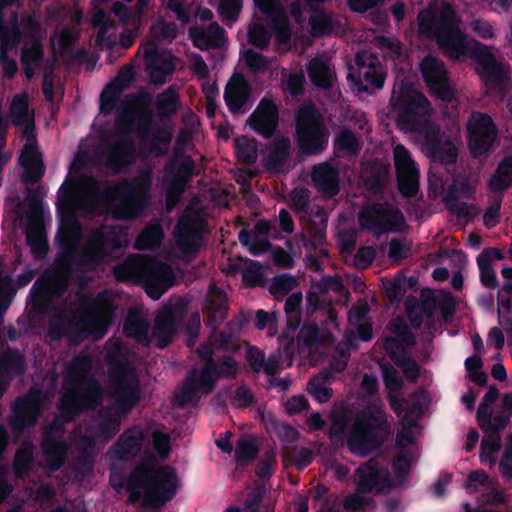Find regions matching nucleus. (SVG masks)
Listing matches in <instances>:
<instances>
[{"label": "nucleus", "mask_w": 512, "mask_h": 512, "mask_svg": "<svg viewBox=\"0 0 512 512\" xmlns=\"http://www.w3.org/2000/svg\"><path fill=\"white\" fill-rule=\"evenodd\" d=\"M203 221L192 214L179 217L174 228V238L177 247L183 253H195L199 250L202 240Z\"/></svg>", "instance_id": "obj_24"}, {"label": "nucleus", "mask_w": 512, "mask_h": 512, "mask_svg": "<svg viewBox=\"0 0 512 512\" xmlns=\"http://www.w3.org/2000/svg\"><path fill=\"white\" fill-rule=\"evenodd\" d=\"M149 323L140 318L129 316L124 325L123 332L126 337L134 339L137 343L143 345H149Z\"/></svg>", "instance_id": "obj_46"}, {"label": "nucleus", "mask_w": 512, "mask_h": 512, "mask_svg": "<svg viewBox=\"0 0 512 512\" xmlns=\"http://www.w3.org/2000/svg\"><path fill=\"white\" fill-rule=\"evenodd\" d=\"M389 329L393 334L396 335V337L402 339L405 345L409 347L415 345L416 338L402 318L398 317L391 321L389 323Z\"/></svg>", "instance_id": "obj_64"}, {"label": "nucleus", "mask_w": 512, "mask_h": 512, "mask_svg": "<svg viewBox=\"0 0 512 512\" xmlns=\"http://www.w3.org/2000/svg\"><path fill=\"white\" fill-rule=\"evenodd\" d=\"M156 108L161 120L169 119L179 109V95L172 89L168 88L157 96Z\"/></svg>", "instance_id": "obj_49"}, {"label": "nucleus", "mask_w": 512, "mask_h": 512, "mask_svg": "<svg viewBox=\"0 0 512 512\" xmlns=\"http://www.w3.org/2000/svg\"><path fill=\"white\" fill-rule=\"evenodd\" d=\"M394 166L400 194L413 198L419 191V170L410 152L401 144L394 148Z\"/></svg>", "instance_id": "obj_20"}, {"label": "nucleus", "mask_w": 512, "mask_h": 512, "mask_svg": "<svg viewBox=\"0 0 512 512\" xmlns=\"http://www.w3.org/2000/svg\"><path fill=\"white\" fill-rule=\"evenodd\" d=\"M137 104L138 98L134 94L129 95L126 100L121 102L115 118L116 131H125L131 134L139 111Z\"/></svg>", "instance_id": "obj_40"}, {"label": "nucleus", "mask_w": 512, "mask_h": 512, "mask_svg": "<svg viewBox=\"0 0 512 512\" xmlns=\"http://www.w3.org/2000/svg\"><path fill=\"white\" fill-rule=\"evenodd\" d=\"M121 416L123 415L114 406H106L100 409L97 427L99 436L107 441L112 439L120 431Z\"/></svg>", "instance_id": "obj_38"}, {"label": "nucleus", "mask_w": 512, "mask_h": 512, "mask_svg": "<svg viewBox=\"0 0 512 512\" xmlns=\"http://www.w3.org/2000/svg\"><path fill=\"white\" fill-rule=\"evenodd\" d=\"M22 41V31L19 25L17 13H12L10 21L4 23L0 19V50H8L16 48Z\"/></svg>", "instance_id": "obj_42"}, {"label": "nucleus", "mask_w": 512, "mask_h": 512, "mask_svg": "<svg viewBox=\"0 0 512 512\" xmlns=\"http://www.w3.org/2000/svg\"><path fill=\"white\" fill-rule=\"evenodd\" d=\"M142 446V432L133 428L126 429L114 443L112 450L119 460L138 455Z\"/></svg>", "instance_id": "obj_36"}, {"label": "nucleus", "mask_w": 512, "mask_h": 512, "mask_svg": "<svg viewBox=\"0 0 512 512\" xmlns=\"http://www.w3.org/2000/svg\"><path fill=\"white\" fill-rule=\"evenodd\" d=\"M390 105L396 114V125L405 133H425L427 150L434 162L453 165L458 153L450 138L443 139L439 129L431 127L432 107L427 97L418 92L403 76H397Z\"/></svg>", "instance_id": "obj_2"}, {"label": "nucleus", "mask_w": 512, "mask_h": 512, "mask_svg": "<svg viewBox=\"0 0 512 512\" xmlns=\"http://www.w3.org/2000/svg\"><path fill=\"white\" fill-rule=\"evenodd\" d=\"M195 168V162L190 155L175 154L165 166V171L171 178L172 189L183 192L195 175Z\"/></svg>", "instance_id": "obj_28"}, {"label": "nucleus", "mask_w": 512, "mask_h": 512, "mask_svg": "<svg viewBox=\"0 0 512 512\" xmlns=\"http://www.w3.org/2000/svg\"><path fill=\"white\" fill-rule=\"evenodd\" d=\"M163 229L159 224L148 225L137 237L135 247L141 250H155L163 240Z\"/></svg>", "instance_id": "obj_48"}, {"label": "nucleus", "mask_w": 512, "mask_h": 512, "mask_svg": "<svg viewBox=\"0 0 512 512\" xmlns=\"http://www.w3.org/2000/svg\"><path fill=\"white\" fill-rule=\"evenodd\" d=\"M152 335L156 340V347L160 349L166 348L174 340L176 323L174 313L170 308L158 312L155 317Z\"/></svg>", "instance_id": "obj_33"}, {"label": "nucleus", "mask_w": 512, "mask_h": 512, "mask_svg": "<svg viewBox=\"0 0 512 512\" xmlns=\"http://www.w3.org/2000/svg\"><path fill=\"white\" fill-rule=\"evenodd\" d=\"M270 427L280 441L284 443H293L298 440L300 435L295 427L278 419H272L270 421Z\"/></svg>", "instance_id": "obj_59"}, {"label": "nucleus", "mask_w": 512, "mask_h": 512, "mask_svg": "<svg viewBox=\"0 0 512 512\" xmlns=\"http://www.w3.org/2000/svg\"><path fill=\"white\" fill-rule=\"evenodd\" d=\"M25 358L18 349L8 347L0 356V373L21 375L25 372Z\"/></svg>", "instance_id": "obj_44"}, {"label": "nucleus", "mask_w": 512, "mask_h": 512, "mask_svg": "<svg viewBox=\"0 0 512 512\" xmlns=\"http://www.w3.org/2000/svg\"><path fill=\"white\" fill-rule=\"evenodd\" d=\"M197 355L202 362L201 369L193 368L186 375L180 392L175 395V403L180 408L197 404L200 400L199 393L211 394L221 378H233L238 371L237 361L233 357L215 359L209 344L199 345Z\"/></svg>", "instance_id": "obj_5"}, {"label": "nucleus", "mask_w": 512, "mask_h": 512, "mask_svg": "<svg viewBox=\"0 0 512 512\" xmlns=\"http://www.w3.org/2000/svg\"><path fill=\"white\" fill-rule=\"evenodd\" d=\"M252 88L242 74L233 76L224 90V101L228 110L236 115L245 113L251 107Z\"/></svg>", "instance_id": "obj_26"}, {"label": "nucleus", "mask_w": 512, "mask_h": 512, "mask_svg": "<svg viewBox=\"0 0 512 512\" xmlns=\"http://www.w3.org/2000/svg\"><path fill=\"white\" fill-rule=\"evenodd\" d=\"M10 111L15 126H22L25 121L33 116V114H29V103L25 94H17L13 97Z\"/></svg>", "instance_id": "obj_57"}, {"label": "nucleus", "mask_w": 512, "mask_h": 512, "mask_svg": "<svg viewBox=\"0 0 512 512\" xmlns=\"http://www.w3.org/2000/svg\"><path fill=\"white\" fill-rule=\"evenodd\" d=\"M19 164L24 171L21 180L25 184L37 183L45 174L42 156L36 144L27 142L20 153Z\"/></svg>", "instance_id": "obj_30"}, {"label": "nucleus", "mask_w": 512, "mask_h": 512, "mask_svg": "<svg viewBox=\"0 0 512 512\" xmlns=\"http://www.w3.org/2000/svg\"><path fill=\"white\" fill-rule=\"evenodd\" d=\"M43 61L44 50L39 39L33 40L30 45L24 44L20 53L21 65L34 64L35 66H41Z\"/></svg>", "instance_id": "obj_56"}, {"label": "nucleus", "mask_w": 512, "mask_h": 512, "mask_svg": "<svg viewBox=\"0 0 512 512\" xmlns=\"http://www.w3.org/2000/svg\"><path fill=\"white\" fill-rule=\"evenodd\" d=\"M311 177L314 186L323 195L332 198L339 193V171L332 164L324 162L315 165Z\"/></svg>", "instance_id": "obj_31"}, {"label": "nucleus", "mask_w": 512, "mask_h": 512, "mask_svg": "<svg viewBox=\"0 0 512 512\" xmlns=\"http://www.w3.org/2000/svg\"><path fill=\"white\" fill-rule=\"evenodd\" d=\"M355 64L357 70L351 67L348 79L359 91L369 92V86L373 89H381L384 86L386 75L377 56L359 52L355 56Z\"/></svg>", "instance_id": "obj_17"}, {"label": "nucleus", "mask_w": 512, "mask_h": 512, "mask_svg": "<svg viewBox=\"0 0 512 512\" xmlns=\"http://www.w3.org/2000/svg\"><path fill=\"white\" fill-rule=\"evenodd\" d=\"M203 312L206 325L212 331H216L227 318L228 303L226 293L219 287L212 285L209 288Z\"/></svg>", "instance_id": "obj_27"}, {"label": "nucleus", "mask_w": 512, "mask_h": 512, "mask_svg": "<svg viewBox=\"0 0 512 512\" xmlns=\"http://www.w3.org/2000/svg\"><path fill=\"white\" fill-rule=\"evenodd\" d=\"M62 388L59 409L69 421L102 404L103 388L92 375V360L88 355H76L65 364Z\"/></svg>", "instance_id": "obj_3"}, {"label": "nucleus", "mask_w": 512, "mask_h": 512, "mask_svg": "<svg viewBox=\"0 0 512 512\" xmlns=\"http://www.w3.org/2000/svg\"><path fill=\"white\" fill-rule=\"evenodd\" d=\"M354 481L357 491L361 494H368L374 490L381 491L391 486L388 469L376 458L369 459L356 469Z\"/></svg>", "instance_id": "obj_21"}, {"label": "nucleus", "mask_w": 512, "mask_h": 512, "mask_svg": "<svg viewBox=\"0 0 512 512\" xmlns=\"http://www.w3.org/2000/svg\"><path fill=\"white\" fill-rule=\"evenodd\" d=\"M235 153L239 161L244 164L252 165L256 162L257 141L246 136L238 137L234 140Z\"/></svg>", "instance_id": "obj_51"}, {"label": "nucleus", "mask_w": 512, "mask_h": 512, "mask_svg": "<svg viewBox=\"0 0 512 512\" xmlns=\"http://www.w3.org/2000/svg\"><path fill=\"white\" fill-rule=\"evenodd\" d=\"M224 34V29L218 23H213L208 29H200L197 32L191 30L193 43L200 49H203L204 46L219 47L220 42L224 39Z\"/></svg>", "instance_id": "obj_45"}, {"label": "nucleus", "mask_w": 512, "mask_h": 512, "mask_svg": "<svg viewBox=\"0 0 512 512\" xmlns=\"http://www.w3.org/2000/svg\"><path fill=\"white\" fill-rule=\"evenodd\" d=\"M267 153L263 157L265 169L273 174L283 172L284 166L291 155V142L289 138L282 137L266 145Z\"/></svg>", "instance_id": "obj_32"}, {"label": "nucleus", "mask_w": 512, "mask_h": 512, "mask_svg": "<svg viewBox=\"0 0 512 512\" xmlns=\"http://www.w3.org/2000/svg\"><path fill=\"white\" fill-rule=\"evenodd\" d=\"M242 9V0H221L218 13L225 25H232L239 17Z\"/></svg>", "instance_id": "obj_58"}, {"label": "nucleus", "mask_w": 512, "mask_h": 512, "mask_svg": "<svg viewBox=\"0 0 512 512\" xmlns=\"http://www.w3.org/2000/svg\"><path fill=\"white\" fill-rule=\"evenodd\" d=\"M488 189L501 196L512 187V155L505 156L488 181Z\"/></svg>", "instance_id": "obj_37"}, {"label": "nucleus", "mask_w": 512, "mask_h": 512, "mask_svg": "<svg viewBox=\"0 0 512 512\" xmlns=\"http://www.w3.org/2000/svg\"><path fill=\"white\" fill-rule=\"evenodd\" d=\"M112 388L114 407L122 415H128L141 399L140 381L135 371L108 377Z\"/></svg>", "instance_id": "obj_19"}, {"label": "nucleus", "mask_w": 512, "mask_h": 512, "mask_svg": "<svg viewBox=\"0 0 512 512\" xmlns=\"http://www.w3.org/2000/svg\"><path fill=\"white\" fill-rule=\"evenodd\" d=\"M106 362L109 367L108 377L114 376L115 373L126 374L135 371L128 349L119 341L108 348Z\"/></svg>", "instance_id": "obj_35"}, {"label": "nucleus", "mask_w": 512, "mask_h": 512, "mask_svg": "<svg viewBox=\"0 0 512 512\" xmlns=\"http://www.w3.org/2000/svg\"><path fill=\"white\" fill-rule=\"evenodd\" d=\"M343 288L342 282L333 277L323 279L322 283L313 285L306 294V311L308 314H313L316 310L322 309L319 294H325L330 289L334 291H341Z\"/></svg>", "instance_id": "obj_41"}, {"label": "nucleus", "mask_w": 512, "mask_h": 512, "mask_svg": "<svg viewBox=\"0 0 512 512\" xmlns=\"http://www.w3.org/2000/svg\"><path fill=\"white\" fill-rule=\"evenodd\" d=\"M115 140L103 144L102 155L105 166L113 174L122 173L136 159L135 140L130 133L115 131Z\"/></svg>", "instance_id": "obj_18"}, {"label": "nucleus", "mask_w": 512, "mask_h": 512, "mask_svg": "<svg viewBox=\"0 0 512 512\" xmlns=\"http://www.w3.org/2000/svg\"><path fill=\"white\" fill-rule=\"evenodd\" d=\"M389 426L380 399L361 411L347 437V447L357 455H368L380 448L389 435Z\"/></svg>", "instance_id": "obj_8"}, {"label": "nucleus", "mask_w": 512, "mask_h": 512, "mask_svg": "<svg viewBox=\"0 0 512 512\" xmlns=\"http://www.w3.org/2000/svg\"><path fill=\"white\" fill-rule=\"evenodd\" d=\"M358 222L362 229L381 235L402 230L405 219L398 208L388 203L365 204L358 212Z\"/></svg>", "instance_id": "obj_13"}, {"label": "nucleus", "mask_w": 512, "mask_h": 512, "mask_svg": "<svg viewBox=\"0 0 512 512\" xmlns=\"http://www.w3.org/2000/svg\"><path fill=\"white\" fill-rule=\"evenodd\" d=\"M26 242L35 258H43L49 249L44 232V209L39 188L28 189Z\"/></svg>", "instance_id": "obj_14"}, {"label": "nucleus", "mask_w": 512, "mask_h": 512, "mask_svg": "<svg viewBox=\"0 0 512 512\" xmlns=\"http://www.w3.org/2000/svg\"><path fill=\"white\" fill-rule=\"evenodd\" d=\"M243 58L246 65L254 72H264L269 69L270 62L267 57L251 48L244 51Z\"/></svg>", "instance_id": "obj_63"}, {"label": "nucleus", "mask_w": 512, "mask_h": 512, "mask_svg": "<svg viewBox=\"0 0 512 512\" xmlns=\"http://www.w3.org/2000/svg\"><path fill=\"white\" fill-rule=\"evenodd\" d=\"M468 147L473 157L487 155L497 139L498 128L492 117L486 113H472L468 124Z\"/></svg>", "instance_id": "obj_15"}, {"label": "nucleus", "mask_w": 512, "mask_h": 512, "mask_svg": "<svg viewBox=\"0 0 512 512\" xmlns=\"http://www.w3.org/2000/svg\"><path fill=\"white\" fill-rule=\"evenodd\" d=\"M310 81L318 88L329 89L333 85L332 73L329 66L320 59L314 58L307 64Z\"/></svg>", "instance_id": "obj_43"}, {"label": "nucleus", "mask_w": 512, "mask_h": 512, "mask_svg": "<svg viewBox=\"0 0 512 512\" xmlns=\"http://www.w3.org/2000/svg\"><path fill=\"white\" fill-rule=\"evenodd\" d=\"M470 54L479 65L478 74L486 84L502 86L508 81V71L486 45L476 42Z\"/></svg>", "instance_id": "obj_22"}, {"label": "nucleus", "mask_w": 512, "mask_h": 512, "mask_svg": "<svg viewBox=\"0 0 512 512\" xmlns=\"http://www.w3.org/2000/svg\"><path fill=\"white\" fill-rule=\"evenodd\" d=\"M329 129L314 104H303L295 115V141L305 156H317L328 147Z\"/></svg>", "instance_id": "obj_11"}, {"label": "nucleus", "mask_w": 512, "mask_h": 512, "mask_svg": "<svg viewBox=\"0 0 512 512\" xmlns=\"http://www.w3.org/2000/svg\"><path fill=\"white\" fill-rule=\"evenodd\" d=\"M33 463V447L31 445L20 446L14 455L13 470L17 477H23L29 473Z\"/></svg>", "instance_id": "obj_54"}, {"label": "nucleus", "mask_w": 512, "mask_h": 512, "mask_svg": "<svg viewBox=\"0 0 512 512\" xmlns=\"http://www.w3.org/2000/svg\"><path fill=\"white\" fill-rule=\"evenodd\" d=\"M115 307L112 302L99 304L88 317H68L65 314L54 315L47 327V337L51 341H61L63 338L82 340L91 329L101 326L104 329L111 323ZM105 332L103 330L102 334Z\"/></svg>", "instance_id": "obj_10"}, {"label": "nucleus", "mask_w": 512, "mask_h": 512, "mask_svg": "<svg viewBox=\"0 0 512 512\" xmlns=\"http://www.w3.org/2000/svg\"><path fill=\"white\" fill-rule=\"evenodd\" d=\"M151 186V174L142 172L131 181H125L122 185H110L97 191L96 198L112 208L115 218L127 219L136 216L140 210V208H132L131 202L145 201Z\"/></svg>", "instance_id": "obj_12"}, {"label": "nucleus", "mask_w": 512, "mask_h": 512, "mask_svg": "<svg viewBox=\"0 0 512 512\" xmlns=\"http://www.w3.org/2000/svg\"><path fill=\"white\" fill-rule=\"evenodd\" d=\"M146 70L150 81L159 85L175 71L174 57L170 53L159 52L157 48L145 52Z\"/></svg>", "instance_id": "obj_29"}, {"label": "nucleus", "mask_w": 512, "mask_h": 512, "mask_svg": "<svg viewBox=\"0 0 512 512\" xmlns=\"http://www.w3.org/2000/svg\"><path fill=\"white\" fill-rule=\"evenodd\" d=\"M433 296L436 309L440 311L442 318L449 321L454 317L456 312V303L449 292H444L439 296Z\"/></svg>", "instance_id": "obj_61"}, {"label": "nucleus", "mask_w": 512, "mask_h": 512, "mask_svg": "<svg viewBox=\"0 0 512 512\" xmlns=\"http://www.w3.org/2000/svg\"><path fill=\"white\" fill-rule=\"evenodd\" d=\"M390 172L389 164H385L381 161H373L369 168L366 170L364 177V184L366 188L373 194L382 193Z\"/></svg>", "instance_id": "obj_39"}, {"label": "nucleus", "mask_w": 512, "mask_h": 512, "mask_svg": "<svg viewBox=\"0 0 512 512\" xmlns=\"http://www.w3.org/2000/svg\"><path fill=\"white\" fill-rule=\"evenodd\" d=\"M128 500L131 504L142 503L143 506L158 510L172 500L178 490V476L170 465L138 463L130 471L125 483Z\"/></svg>", "instance_id": "obj_4"}, {"label": "nucleus", "mask_w": 512, "mask_h": 512, "mask_svg": "<svg viewBox=\"0 0 512 512\" xmlns=\"http://www.w3.org/2000/svg\"><path fill=\"white\" fill-rule=\"evenodd\" d=\"M499 391L495 385H491L485 393L482 402L479 404L476 419L480 428L490 424V415H492V405L497 400Z\"/></svg>", "instance_id": "obj_52"}, {"label": "nucleus", "mask_w": 512, "mask_h": 512, "mask_svg": "<svg viewBox=\"0 0 512 512\" xmlns=\"http://www.w3.org/2000/svg\"><path fill=\"white\" fill-rule=\"evenodd\" d=\"M258 454V447L253 439L246 436H241L237 443L234 451L235 461L238 465H246Z\"/></svg>", "instance_id": "obj_53"}, {"label": "nucleus", "mask_w": 512, "mask_h": 512, "mask_svg": "<svg viewBox=\"0 0 512 512\" xmlns=\"http://www.w3.org/2000/svg\"><path fill=\"white\" fill-rule=\"evenodd\" d=\"M310 33L314 38H322L332 34L334 21L331 15L324 11H317L309 18Z\"/></svg>", "instance_id": "obj_50"}, {"label": "nucleus", "mask_w": 512, "mask_h": 512, "mask_svg": "<svg viewBox=\"0 0 512 512\" xmlns=\"http://www.w3.org/2000/svg\"><path fill=\"white\" fill-rule=\"evenodd\" d=\"M459 23L454 8L449 4H444L439 12L426 10L418 16L419 33L434 40L452 58H459L469 51Z\"/></svg>", "instance_id": "obj_7"}, {"label": "nucleus", "mask_w": 512, "mask_h": 512, "mask_svg": "<svg viewBox=\"0 0 512 512\" xmlns=\"http://www.w3.org/2000/svg\"><path fill=\"white\" fill-rule=\"evenodd\" d=\"M286 456L298 469H304L314 459L312 451L307 447H292L286 452Z\"/></svg>", "instance_id": "obj_62"}, {"label": "nucleus", "mask_w": 512, "mask_h": 512, "mask_svg": "<svg viewBox=\"0 0 512 512\" xmlns=\"http://www.w3.org/2000/svg\"><path fill=\"white\" fill-rule=\"evenodd\" d=\"M333 148L335 151L356 156L361 150V144L352 130L343 127L334 137Z\"/></svg>", "instance_id": "obj_47"}, {"label": "nucleus", "mask_w": 512, "mask_h": 512, "mask_svg": "<svg viewBox=\"0 0 512 512\" xmlns=\"http://www.w3.org/2000/svg\"><path fill=\"white\" fill-rule=\"evenodd\" d=\"M320 340L319 327L314 323H304L297 335V342L307 348L316 346Z\"/></svg>", "instance_id": "obj_60"}, {"label": "nucleus", "mask_w": 512, "mask_h": 512, "mask_svg": "<svg viewBox=\"0 0 512 512\" xmlns=\"http://www.w3.org/2000/svg\"><path fill=\"white\" fill-rule=\"evenodd\" d=\"M73 184L64 182L58 190L57 213L61 225L56 235L59 253L56 263L65 272L95 270L105 258L127 245V229L122 225L102 224L94 228L78 250V237L74 235L77 223L72 213Z\"/></svg>", "instance_id": "obj_1"}, {"label": "nucleus", "mask_w": 512, "mask_h": 512, "mask_svg": "<svg viewBox=\"0 0 512 512\" xmlns=\"http://www.w3.org/2000/svg\"><path fill=\"white\" fill-rule=\"evenodd\" d=\"M119 281H137L146 294L158 300L175 281L172 268L154 256L130 255L113 269Z\"/></svg>", "instance_id": "obj_6"}, {"label": "nucleus", "mask_w": 512, "mask_h": 512, "mask_svg": "<svg viewBox=\"0 0 512 512\" xmlns=\"http://www.w3.org/2000/svg\"><path fill=\"white\" fill-rule=\"evenodd\" d=\"M419 70L432 96L444 102L454 100L456 91L450 83L443 61L435 56L426 55L420 62Z\"/></svg>", "instance_id": "obj_16"}, {"label": "nucleus", "mask_w": 512, "mask_h": 512, "mask_svg": "<svg viewBox=\"0 0 512 512\" xmlns=\"http://www.w3.org/2000/svg\"><path fill=\"white\" fill-rule=\"evenodd\" d=\"M41 446L47 468L52 472L58 471L66 460L68 450L66 442L56 439L53 435H49V433H44Z\"/></svg>", "instance_id": "obj_34"}, {"label": "nucleus", "mask_w": 512, "mask_h": 512, "mask_svg": "<svg viewBox=\"0 0 512 512\" xmlns=\"http://www.w3.org/2000/svg\"><path fill=\"white\" fill-rule=\"evenodd\" d=\"M41 392L31 388L28 393L12 405V418L10 420L13 431L23 433L26 427L35 425L40 414Z\"/></svg>", "instance_id": "obj_23"}, {"label": "nucleus", "mask_w": 512, "mask_h": 512, "mask_svg": "<svg viewBox=\"0 0 512 512\" xmlns=\"http://www.w3.org/2000/svg\"><path fill=\"white\" fill-rule=\"evenodd\" d=\"M255 7L264 15V19H257L248 29L249 43L266 50L272 36L280 45H287L291 41L292 29L290 20L279 0H253Z\"/></svg>", "instance_id": "obj_9"}, {"label": "nucleus", "mask_w": 512, "mask_h": 512, "mask_svg": "<svg viewBox=\"0 0 512 512\" xmlns=\"http://www.w3.org/2000/svg\"><path fill=\"white\" fill-rule=\"evenodd\" d=\"M249 127L264 139L274 136L279 125V110L269 99L263 98L247 119Z\"/></svg>", "instance_id": "obj_25"}, {"label": "nucleus", "mask_w": 512, "mask_h": 512, "mask_svg": "<svg viewBox=\"0 0 512 512\" xmlns=\"http://www.w3.org/2000/svg\"><path fill=\"white\" fill-rule=\"evenodd\" d=\"M485 436L481 441L480 458L482 462L490 461L495 462L494 453L498 452L501 448V435L495 432H484Z\"/></svg>", "instance_id": "obj_55"}]
</instances>
